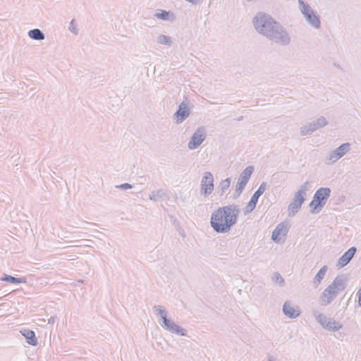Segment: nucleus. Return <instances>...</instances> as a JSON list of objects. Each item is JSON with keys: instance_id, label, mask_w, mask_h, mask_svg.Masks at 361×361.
Segmentation results:
<instances>
[{"instance_id": "1", "label": "nucleus", "mask_w": 361, "mask_h": 361, "mask_svg": "<svg viewBox=\"0 0 361 361\" xmlns=\"http://www.w3.org/2000/svg\"><path fill=\"white\" fill-rule=\"evenodd\" d=\"M252 24L259 35L272 42L282 46L290 43L291 38L286 27L271 15L258 12L252 19Z\"/></svg>"}, {"instance_id": "2", "label": "nucleus", "mask_w": 361, "mask_h": 361, "mask_svg": "<svg viewBox=\"0 0 361 361\" xmlns=\"http://www.w3.org/2000/svg\"><path fill=\"white\" fill-rule=\"evenodd\" d=\"M238 205L232 204L215 209L211 215V227L219 233L228 232L237 223L240 214Z\"/></svg>"}, {"instance_id": "3", "label": "nucleus", "mask_w": 361, "mask_h": 361, "mask_svg": "<svg viewBox=\"0 0 361 361\" xmlns=\"http://www.w3.org/2000/svg\"><path fill=\"white\" fill-rule=\"evenodd\" d=\"M345 288V279L343 276H338L323 290L319 296L320 304L327 306L331 304Z\"/></svg>"}, {"instance_id": "4", "label": "nucleus", "mask_w": 361, "mask_h": 361, "mask_svg": "<svg viewBox=\"0 0 361 361\" xmlns=\"http://www.w3.org/2000/svg\"><path fill=\"white\" fill-rule=\"evenodd\" d=\"M331 192L329 188H320L315 192L313 200L309 205L312 214L320 212L330 197Z\"/></svg>"}, {"instance_id": "5", "label": "nucleus", "mask_w": 361, "mask_h": 361, "mask_svg": "<svg viewBox=\"0 0 361 361\" xmlns=\"http://www.w3.org/2000/svg\"><path fill=\"white\" fill-rule=\"evenodd\" d=\"M298 4L299 9L308 25L314 29H320L321 20L320 16L317 11L313 10L308 4L305 3L303 0H298Z\"/></svg>"}, {"instance_id": "6", "label": "nucleus", "mask_w": 361, "mask_h": 361, "mask_svg": "<svg viewBox=\"0 0 361 361\" xmlns=\"http://www.w3.org/2000/svg\"><path fill=\"white\" fill-rule=\"evenodd\" d=\"M310 187V182L307 181L303 183L300 187V189L295 193L293 202L288 205L290 216H294L298 212L305 201L306 191L309 190Z\"/></svg>"}, {"instance_id": "7", "label": "nucleus", "mask_w": 361, "mask_h": 361, "mask_svg": "<svg viewBox=\"0 0 361 361\" xmlns=\"http://www.w3.org/2000/svg\"><path fill=\"white\" fill-rule=\"evenodd\" d=\"M254 171L253 166H247L243 172L240 174L237 185L235 186V190L233 194L232 195V198L233 200L237 199L243 192L245 187L248 183L252 173Z\"/></svg>"}, {"instance_id": "8", "label": "nucleus", "mask_w": 361, "mask_h": 361, "mask_svg": "<svg viewBox=\"0 0 361 361\" xmlns=\"http://www.w3.org/2000/svg\"><path fill=\"white\" fill-rule=\"evenodd\" d=\"M350 150V144L345 142L341 145L336 149L331 151L325 158V164L327 165L336 163L338 159L343 157Z\"/></svg>"}, {"instance_id": "9", "label": "nucleus", "mask_w": 361, "mask_h": 361, "mask_svg": "<svg viewBox=\"0 0 361 361\" xmlns=\"http://www.w3.org/2000/svg\"><path fill=\"white\" fill-rule=\"evenodd\" d=\"M206 139V130L204 127H199L192 134L188 144V147L191 149H195L200 147Z\"/></svg>"}, {"instance_id": "10", "label": "nucleus", "mask_w": 361, "mask_h": 361, "mask_svg": "<svg viewBox=\"0 0 361 361\" xmlns=\"http://www.w3.org/2000/svg\"><path fill=\"white\" fill-rule=\"evenodd\" d=\"M267 189V183L263 182L258 189L255 192L244 209V214L247 215L252 212L256 207L259 197L265 192Z\"/></svg>"}, {"instance_id": "11", "label": "nucleus", "mask_w": 361, "mask_h": 361, "mask_svg": "<svg viewBox=\"0 0 361 361\" xmlns=\"http://www.w3.org/2000/svg\"><path fill=\"white\" fill-rule=\"evenodd\" d=\"M214 190V176L211 172L204 173L201 180L200 192L205 197L209 195Z\"/></svg>"}, {"instance_id": "12", "label": "nucleus", "mask_w": 361, "mask_h": 361, "mask_svg": "<svg viewBox=\"0 0 361 361\" xmlns=\"http://www.w3.org/2000/svg\"><path fill=\"white\" fill-rule=\"evenodd\" d=\"M161 326L166 331H169L171 334H176L178 336H187L188 331L186 329L182 328L178 324H176L171 319H165V322H161L159 321Z\"/></svg>"}, {"instance_id": "13", "label": "nucleus", "mask_w": 361, "mask_h": 361, "mask_svg": "<svg viewBox=\"0 0 361 361\" xmlns=\"http://www.w3.org/2000/svg\"><path fill=\"white\" fill-rule=\"evenodd\" d=\"M161 326L166 331H169L171 334H176L178 336H187L188 331L186 329L182 328L178 324H176L171 319H165V322H161L159 321Z\"/></svg>"}, {"instance_id": "14", "label": "nucleus", "mask_w": 361, "mask_h": 361, "mask_svg": "<svg viewBox=\"0 0 361 361\" xmlns=\"http://www.w3.org/2000/svg\"><path fill=\"white\" fill-rule=\"evenodd\" d=\"M161 326L166 331H169L171 334H176L178 336H187L188 331L186 329L182 328L178 324H176L171 319H165V322H161L159 321Z\"/></svg>"}, {"instance_id": "15", "label": "nucleus", "mask_w": 361, "mask_h": 361, "mask_svg": "<svg viewBox=\"0 0 361 361\" xmlns=\"http://www.w3.org/2000/svg\"><path fill=\"white\" fill-rule=\"evenodd\" d=\"M190 114V110L188 104L181 102L176 112L173 114V119L176 121L177 124L183 123Z\"/></svg>"}, {"instance_id": "16", "label": "nucleus", "mask_w": 361, "mask_h": 361, "mask_svg": "<svg viewBox=\"0 0 361 361\" xmlns=\"http://www.w3.org/2000/svg\"><path fill=\"white\" fill-rule=\"evenodd\" d=\"M283 312L290 319H295L300 314V310L298 306H293L289 301H286L283 305Z\"/></svg>"}, {"instance_id": "17", "label": "nucleus", "mask_w": 361, "mask_h": 361, "mask_svg": "<svg viewBox=\"0 0 361 361\" xmlns=\"http://www.w3.org/2000/svg\"><path fill=\"white\" fill-rule=\"evenodd\" d=\"M356 247H351L350 249H348L338 259V265L340 267H343L345 265H347L353 256L355 255L356 252Z\"/></svg>"}, {"instance_id": "18", "label": "nucleus", "mask_w": 361, "mask_h": 361, "mask_svg": "<svg viewBox=\"0 0 361 361\" xmlns=\"http://www.w3.org/2000/svg\"><path fill=\"white\" fill-rule=\"evenodd\" d=\"M288 233L287 225L284 223H281L278 224L276 228L272 232L271 239L276 243H278L281 240L280 235H286Z\"/></svg>"}, {"instance_id": "19", "label": "nucleus", "mask_w": 361, "mask_h": 361, "mask_svg": "<svg viewBox=\"0 0 361 361\" xmlns=\"http://www.w3.org/2000/svg\"><path fill=\"white\" fill-rule=\"evenodd\" d=\"M154 16L158 19L168 21H173L175 18L174 14L172 12L161 9L157 10Z\"/></svg>"}, {"instance_id": "20", "label": "nucleus", "mask_w": 361, "mask_h": 361, "mask_svg": "<svg viewBox=\"0 0 361 361\" xmlns=\"http://www.w3.org/2000/svg\"><path fill=\"white\" fill-rule=\"evenodd\" d=\"M22 334L25 336L27 343L33 346L37 345L38 341L33 331L25 329L22 331Z\"/></svg>"}, {"instance_id": "21", "label": "nucleus", "mask_w": 361, "mask_h": 361, "mask_svg": "<svg viewBox=\"0 0 361 361\" xmlns=\"http://www.w3.org/2000/svg\"><path fill=\"white\" fill-rule=\"evenodd\" d=\"M153 310L157 317H160L159 322H165V319H168V312L161 305H154L153 307Z\"/></svg>"}, {"instance_id": "22", "label": "nucleus", "mask_w": 361, "mask_h": 361, "mask_svg": "<svg viewBox=\"0 0 361 361\" xmlns=\"http://www.w3.org/2000/svg\"><path fill=\"white\" fill-rule=\"evenodd\" d=\"M327 266L325 265L322 267L314 276L313 279V284L315 288H317L318 286L321 283L322 281L324 279L327 271Z\"/></svg>"}, {"instance_id": "23", "label": "nucleus", "mask_w": 361, "mask_h": 361, "mask_svg": "<svg viewBox=\"0 0 361 361\" xmlns=\"http://www.w3.org/2000/svg\"><path fill=\"white\" fill-rule=\"evenodd\" d=\"M312 314L316 321L324 328L328 321L327 317L317 309L312 310Z\"/></svg>"}, {"instance_id": "24", "label": "nucleus", "mask_w": 361, "mask_h": 361, "mask_svg": "<svg viewBox=\"0 0 361 361\" xmlns=\"http://www.w3.org/2000/svg\"><path fill=\"white\" fill-rule=\"evenodd\" d=\"M342 328V325L339 323L335 321L334 319H329L326 324H325V326H324V329L328 331H338Z\"/></svg>"}, {"instance_id": "25", "label": "nucleus", "mask_w": 361, "mask_h": 361, "mask_svg": "<svg viewBox=\"0 0 361 361\" xmlns=\"http://www.w3.org/2000/svg\"><path fill=\"white\" fill-rule=\"evenodd\" d=\"M28 36L35 40H43L45 38L44 32L38 28L30 30L28 32Z\"/></svg>"}, {"instance_id": "26", "label": "nucleus", "mask_w": 361, "mask_h": 361, "mask_svg": "<svg viewBox=\"0 0 361 361\" xmlns=\"http://www.w3.org/2000/svg\"><path fill=\"white\" fill-rule=\"evenodd\" d=\"M166 195V192L164 190L160 189L152 191L149 195V197L151 200L159 201L163 200Z\"/></svg>"}, {"instance_id": "27", "label": "nucleus", "mask_w": 361, "mask_h": 361, "mask_svg": "<svg viewBox=\"0 0 361 361\" xmlns=\"http://www.w3.org/2000/svg\"><path fill=\"white\" fill-rule=\"evenodd\" d=\"M2 281L9 282L11 283H25L26 280L25 278H16L13 276L4 274L3 277L1 278Z\"/></svg>"}, {"instance_id": "28", "label": "nucleus", "mask_w": 361, "mask_h": 361, "mask_svg": "<svg viewBox=\"0 0 361 361\" xmlns=\"http://www.w3.org/2000/svg\"><path fill=\"white\" fill-rule=\"evenodd\" d=\"M231 178H227L221 181L219 188L220 190V195H222L230 187Z\"/></svg>"}, {"instance_id": "29", "label": "nucleus", "mask_w": 361, "mask_h": 361, "mask_svg": "<svg viewBox=\"0 0 361 361\" xmlns=\"http://www.w3.org/2000/svg\"><path fill=\"white\" fill-rule=\"evenodd\" d=\"M157 42L161 44H165L168 46H171L172 41L171 38L169 36L165 35H160L157 37Z\"/></svg>"}, {"instance_id": "30", "label": "nucleus", "mask_w": 361, "mask_h": 361, "mask_svg": "<svg viewBox=\"0 0 361 361\" xmlns=\"http://www.w3.org/2000/svg\"><path fill=\"white\" fill-rule=\"evenodd\" d=\"M272 281L278 283L280 286H283L285 281L281 274L278 272H274L272 275Z\"/></svg>"}, {"instance_id": "31", "label": "nucleus", "mask_w": 361, "mask_h": 361, "mask_svg": "<svg viewBox=\"0 0 361 361\" xmlns=\"http://www.w3.org/2000/svg\"><path fill=\"white\" fill-rule=\"evenodd\" d=\"M313 133V130H312L311 126L310 123H307L306 125H304L300 128V134L302 136L305 135H310Z\"/></svg>"}, {"instance_id": "32", "label": "nucleus", "mask_w": 361, "mask_h": 361, "mask_svg": "<svg viewBox=\"0 0 361 361\" xmlns=\"http://www.w3.org/2000/svg\"><path fill=\"white\" fill-rule=\"evenodd\" d=\"M315 121L317 123V126H319V127L320 128L326 126L328 124V121H326V118L324 116H320Z\"/></svg>"}, {"instance_id": "33", "label": "nucleus", "mask_w": 361, "mask_h": 361, "mask_svg": "<svg viewBox=\"0 0 361 361\" xmlns=\"http://www.w3.org/2000/svg\"><path fill=\"white\" fill-rule=\"evenodd\" d=\"M69 30L75 35H78V33L77 25L75 24L74 20H72L70 23Z\"/></svg>"}, {"instance_id": "34", "label": "nucleus", "mask_w": 361, "mask_h": 361, "mask_svg": "<svg viewBox=\"0 0 361 361\" xmlns=\"http://www.w3.org/2000/svg\"><path fill=\"white\" fill-rule=\"evenodd\" d=\"M116 188L121 189V190H128L131 189L133 188V185L126 183L121 185H116Z\"/></svg>"}, {"instance_id": "35", "label": "nucleus", "mask_w": 361, "mask_h": 361, "mask_svg": "<svg viewBox=\"0 0 361 361\" xmlns=\"http://www.w3.org/2000/svg\"><path fill=\"white\" fill-rule=\"evenodd\" d=\"M310 125L311 126V128H312V130H313V132H314L315 130L319 129L320 128L319 127V126H317V123H316L315 121L311 122V123H309Z\"/></svg>"}, {"instance_id": "36", "label": "nucleus", "mask_w": 361, "mask_h": 361, "mask_svg": "<svg viewBox=\"0 0 361 361\" xmlns=\"http://www.w3.org/2000/svg\"><path fill=\"white\" fill-rule=\"evenodd\" d=\"M357 295L358 296V304L361 307V288L358 290Z\"/></svg>"}, {"instance_id": "37", "label": "nucleus", "mask_w": 361, "mask_h": 361, "mask_svg": "<svg viewBox=\"0 0 361 361\" xmlns=\"http://www.w3.org/2000/svg\"><path fill=\"white\" fill-rule=\"evenodd\" d=\"M55 319H56V317H51L49 319H48V323L49 324H54L55 322Z\"/></svg>"}, {"instance_id": "38", "label": "nucleus", "mask_w": 361, "mask_h": 361, "mask_svg": "<svg viewBox=\"0 0 361 361\" xmlns=\"http://www.w3.org/2000/svg\"><path fill=\"white\" fill-rule=\"evenodd\" d=\"M268 361H276V360L272 356H269L268 357Z\"/></svg>"}, {"instance_id": "39", "label": "nucleus", "mask_w": 361, "mask_h": 361, "mask_svg": "<svg viewBox=\"0 0 361 361\" xmlns=\"http://www.w3.org/2000/svg\"><path fill=\"white\" fill-rule=\"evenodd\" d=\"M243 119V116H240L238 118V121H241Z\"/></svg>"}]
</instances>
